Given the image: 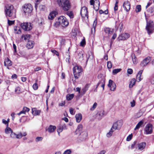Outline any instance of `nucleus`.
I'll return each mask as SVG.
<instances>
[{"label": "nucleus", "instance_id": "obj_24", "mask_svg": "<svg viewBox=\"0 0 154 154\" xmlns=\"http://www.w3.org/2000/svg\"><path fill=\"white\" fill-rule=\"evenodd\" d=\"M76 121L77 122H79L82 119V116L81 113L76 114L75 116Z\"/></svg>", "mask_w": 154, "mask_h": 154}, {"label": "nucleus", "instance_id": "obj_29", "mask_svg": "<svg viewBox=\"0 0 154 154\" xmlns=\"http://www.w3.org/2000/svg\"><path fill=\"white\" fill-rule=\"evenodd\" d=\"M7 18L8 19V24L9 26L12 25L14 24L15 20L11 19V18Z\"/></svg>", "mask_w": 154, "mask_h": 154}, {"label": "nucleus", "instance_id": "obj_57", "mask_svg": "<svg viewBox=\"0 0 154 154\" xmlns=\"http://www.w3.org/2000/svg\"><path fill=\"white\" fill-rule=\"evenodd\" d=\"M23 110L26 112H28L30 110L27 107H24L23 108Z\"/></svg>", "mask_w": 154, "mask_h": 154}, {"label": "nucleus", "instance_id": "obj_41", "mask_svg": "<svg viewBox=\"0 0 154 154\" xmlns=\"http://www.w3.org/2000/svg\"><path fill=\"white\" fill-rule=\"evenodd\" d=\"M122 69H115L113 70L112 73L113 74H116L120 72Z\"/></svg>", "mask_w": 154, "mask_h": 154}, {"label": "nucleus", "instance_id": "obj_18", "mask_svg": "<svg viewBox=\"0 0 154 154\" xmlns=\"http://www.w3.org/2000/svg\"><path fill=\"white\" fill-rule=\"evenodd\" d=\"M82 125L80 124L78 125L77 128L76 129L75 133L76 134H80L82 132Z\"/></svg>", "mask_w": 154, "mask_h": 154}, {"label": "nucleus", "instance_id": "obj_14", "mask_svg": "<svg viewBox=\"0 0 154 154\" xmlns=\"http://www.w3.org/2000/svg\"><path fill=\"white\" fill-rule=\"evenodd\" d=\"M146 145V143L145 142H142L137 144V147L136 148L139 150L141 151L143 150Z\"/></svg>", "mask_w": 154, "mask_h": 154}, {"label": "nucleus", "instance_id": "obj_56", "mask_svg": "<svg viewBox=\"0 0 154 154\" xmlns=\"http://www.w3.org/2000/svg\"><path fill=\"white\" fill-rule=\"evenodd\" d=\"M67 14L71 18H73V14L71 12H68L67 13Z\"/></svg>", "mask_w": 154, "mask_h": 154}, {"label": "nucleus", "instance_id": "obj_62", "mask_svg": "<svg viewBox=\"0 0 154 154\" xmlns=\"http://www.w3.org/2000/svg\"><path fill=\"white\" fill-rule=\"evenodd\" d=\"M26 112L24 111V110L23 109L22 111H20L19 113L17 114L20 116V114H26Z\"/></svg>", "mask_w": 154, "mask_h": 154}, {"label": "nucleus", "instance_id": "obj_37", "mask_svg": "<svg viewBox=\"0 0 154 154\" xmlns=\"http://www.w3.org/2000/svg\"><path fill=\"white\" fill-rule=\"evenodd\" d=\"M89 85L87 84L85 86V88H83L82 90V92H83V94H84L86 91L88 90V89L89 87Z\"/></svg>", "mask_w": 154, "mask_h": 154}, {"label": "nucleus", "instance_id": "obj_15", "mask_svg": "<svg viewBox=\"0 0 154 154\" xmlns=\"http://www.w3.org/2000/svg\"><path fill=\"white\" fill-rule=\"evenodd\" d=\"M123 7L126 11H128L131 8L130 4L129 1H125L123 3Z\"/></svg>", "mask_w": 154, "mask_h": 154}, {"label": "nucleus", "instance_id": "obj_46", "mask_svg": "<svg viewBox=\"0 0 154 154\" xmlns=\"http://www.w3.org/2000/svg\"><path fill=\"white\" fill-rule=\"evenodd\" d=\"M97 104L96 103H94L93 106L90 108V110L91 111H93L96 107Z\"/></svg>", "mask_w": 154, "mask_h": 154}, {"label": "nucleus", "instance_id": "obj_53", "mask_svg": "<svg viewBox=\"0 0 154 154\" xmlns=\"http://www.w3.org/2000/svg\"><path fill=\"white\" fill-rule=\"evenodd\" d=\"M132 134L129 135L127 137L126 140L127 141H130L132 139Z\"/></svg>", "mask_w": 154, "mask_h": 154}, {"label": "nucleus", "instance_id": "obj_52", "mask_svg": "<svg viewBox=\"0 0 154 154\" xmlns=\"http://www.w3.org/2000/svg\"><path fill=\"white\" fill-rule=\"evenodd\" d=\"M99 6L100 5H94L93 7L94 10L97 11L99 9Z\"/></svg>", "mask_w": 154, "mask_h": 154}, {"label": "nucleus", "instance_id": "obj_64", "mask_svg": "<svg viewBox=\"0 0 154 154\" xmlns=\"http://www.w3.org/2000/svg\"><path fill=\"white\" fill-rule=\"evenodd\" d=\"M150 82L152 84H154V77L151 78Z\"/></svg>", "mask_w": 154, "mask_h": 154}, {"label": "nucleus", "instance_id": "obj_63", "mask_svg": "<svg viewBox=\"0 0 154 154\" xmlns=\"http://www.w3.org/2000/svg\"><path fill=\"white\" fill-rule=\"evenodd\" d=\"M106 152V151L105 150H102L100 152L98 153L97 154H104Z\"/></svg>", "mask_w": 154, "mask_h": 154}, {"label": "nucleus", "instance_id": "obj_23", "mask_svg": "<svg viewBox=\"0 0 154 154\" xmlns=\"http://www.w3.org/2000/svg\"><path fill=\"white\" fill-rule=\"evenodd\" d=\"M41 112L40 110H37L35 108L32 109V113L35 116L39 115Z\"/></svg>", "mask_w": 154, "mask_h": 154}, {"label": "nucleus", "instance_id": "obj_40", "mask_svg": "<svg viewBox=\"0 0 154 154\" xmlns=\"http://www.w3.org/2000/svg\"><path fill=\"white\" fill-rule=\"evenodd\" d=\"M141 6L140 5H138L136 6V7L135 11L136 12H140L141 11Z\"/></svg>", "mask_w": 154, "mask_h": 154}, {"label": "nucleus", "instance_id": "obj_35", "mask_svg": "<svg viewBox=\"0 0 154 154\" xmlns=\"http://www.w3.org/2000/svg\"><path fill=\"white\" fill-rule=\"evenodd\" d=\"M104 31L106 33L108 34H110L112 33V29L109 28H105Z\"/></svg>", "mask_w": 154, "mask_h": 154}, {"label": "nucleus", "instance_id": "obj_19", "mask_svg": "<svg viewBox=\"0 0 154 154\" xmlns=\"http://www.w3.org/2000/svg\"><path fill=\"white\" fill-rule=\"evenodd\" d=\"M57 14V12L55 11H52L50 14L48 16V19L50 20H52Z\"/></svg>", "mask_w": 154, "mask_h": 154}, {"label": "nucleus", "instance_id": "obj_54", "mask_svg": "<svg viewBox=\"0 0 154 154\" xmlns=\"http://www.w3.org/2000/svg\"><path fill=\"white\" fill-rule=\"evenodd\" d=\"M69 112L71 114L74 115L75 114V112L74 111V109L71 108L69 109Z\"/></svg>", "mask_w": 154, "mask_h": 154}, {"label": "nucleus", "instance_id": "obj_45", "mask_svg": "<svg viewBox=\"0 0 154 154\" xmlns=\"http://www.w3.org/2000/svg\"><path fill=\"white\" fill-rule=\"evenodd\" d=\"M72 152V151L70 149H68L65 150L63 154H70Z\"/></svg>", "mask_w": 154, "mask_h": 154}, {"label": "nucleus", "instance_id": "obj_44", "mask_svg": "<svg viewBox=\"0 0 154 154\" xmlns=\"http://www.w3.org/2000/svg\"><path fill=\"white\" fill-rule=\"evenodd\" d=\"M137 141H135L133 143L131 144V146H129V148L130 149H132L135 147V146L136 145Z\"/></svg>", "mask_w": 154, "mask_h": 154}, {"label": "nucleus", "instance_id": "obj_28", "mask_svg": "<svg viewBox=\"0 0 154 154\" xmlns=\"http://www.w3.org/2000/svg\"><path fill=\"white\" fill-rule=\"evenodd\" d=\"M136 82V80L135 79H132L130 82V83L129 85V87L130 88H131L135 85Z\"/></svg>", "mask_w": 154, "mask_h": 154}, {"label": "nucleus", "instance_id": "obj_31", "mask_svg": "<svg viewBox=\"0 0 154 154\" xmlns=\"http://www.w3.org/2000/svg\"><path fill=\"white\" fill-rule=\"evenodd\" d=\"M143 123V122L142 121H140L139 122L135 128H134V130H136L137 129H139L140 126L142 125Z\"/></svg>", "mask_w": 154, "mask_h": 154}, {"label": "nucleus", "instance_id": "obj_5", "mask_svg": "<svg viewBox=\"0 0 154 154\" xmlns=\"http://www.w3.org/2000/svg\"><path fill=\"white\" fill-rule=\"evenodd\" d=\"M59 23L62 26L65 27L69 25V22L66 17L63 16H61L58 18Z\"/></svg>", "mask_w": 154, "mask_h": 154}, {"label": "nucleus", "instance_id": "obj_11", "mask_svg": "<svg viewBox=\"0 0 154 154\" xmlns=\"http://www.w3.org/2000/svg\"><path fill=\"white\" fill-rule=\"evenodd\" d=\"M151 60V57H147L145 58L140 63V66L143 67L146 66L150 62Z\"/></svg>", "mask_w": 154, "mask_h": 154}, {"label": "nucleus", "instance_id": "obj_25", "mask_svg": "<svg viewBox=\"0 0 154 154\" xmlns=\"http://www.w3.org/2000/svg\"><path fill=\"white\" fill-rule=\"evenodd\" d=\"M33 42L32 41H29L26 45V47L29 49L33 48Z\"/></svg>", "mask_w": 154, "mask_h": 154}, {"label": "nucleus", "instance_id": "obj_26", "mask_svg": "<svg viewBox=\"0 0 154 154\" xmlns=\"http://www.w3.org/2000/svg\"><path fill=\"white\" fill-rule=\"evenodd\" d=\"M14 30L15 33L17 34L21 33V31L20 27L17 26H14Z\"/></svg>", "mask_w": 154, "mask_h": 154}, {"label": "nucleus", "instance_id": "obj_32", "mask_svg": "<svg viewBox=\"0 0 154 154\" xmlns=\"http://www.w3.org/2000/svg\"><path fill=\"white\" fill-rule=\"evenodd\" d=\"M30 36V35L29 34L23 35L21 36V38H24V39L25 40H28L29 39Z\"/></svg>", "mask_w": 154, "mask_h": 154}, {"label": "nucleus", "instance_id": "obj_58", "mask_svg": "<svg viewBox=\"0 0 154 154\" xmlns=\"http://www.w3.org/2000/svg\"><path fill=\"white\" fill-rule=\"evenodd\" d=\"M127 72L129 74H131L133 73V70L131 69H128L127 70Z\"/></svg>", "mask_w": 154, "mask_h": 154}, {"label": "nucleus", "instance_id": "obj_1", "mask_svg": "<svg viewBox=\"0 0 154 154\" xmlns=\"http://www.w3.org/2000/svg\"><path fill=\"white\" fill-rule=\"evenodd\" d=\"M16 10L14 9L13 6L8 5L6 6L5 13L7 17L11 18V19H13L16 17Z\"/></svg>", "mask_w": 154, "mask_h": 154}, {"label": "nucleus", "instance_id": "obj_61", "mask_svg": "<svg viewBox=\"0 0 154 154\" xmlns=\"http://www.w3.org/2000/svg\"><path fill=\"white\" fill-rule=\"evenodd\" d=\"M94 5H100V3L99 0H95L94 1Z\"/></svg>", "mask_w": 154, "mask_h": 154}, {"label": "nucleus", "instance_id": "obj_30", "mask_svg": "<svg viewBox=\"0 0 154 154\" xmlns=\"http://www.w3.org/2000/svg\"><path fill=\"white\" fill-rule=\"evenodd\" d=\"M132 58L134 64H136L137 63V60L135 54H132Z\"/></svg>", "mask_w": 154, "mask_h": 154}, {"label": "nucleus", "instance_id": "obj_7", "mask_svg": "<svg viewBox=\"0 0 154 154\" xmlns=\"http://www.w3.org/2000/svg\"><path fill=\"white\" fill-rule=\"evenodd\" d=\"M23 10L24 13L28 14L32 12V7L30 4H26L23 6Z\"/></svg>", "mask_w": 154, "mask_h": 154}, {"label": "nucleus", "instance_id": "obj_16", "mask_svg": "<svg viewBox=\"0 0 154 154\" xmlns=\"http://www.w3.org/2000/svg\"><path fill=\"white\" fill-rule=\"evenodd\" d=\"M105 85V80L103 79H101L98 83L96 86V88L98 86L101 87L103 88V90H104V86Z\"/></svg>", "mask_w": 154, "mask_h": 154}, {"label": "nucleus", "instance_id": "obj_20", "mask_svg": "<svg viewBox=\"0 0 154 154\" xmlns=\"http://www.w3.org/2000/svg\"><path fill=\"white\" fill-rule=\"evenodd\" d=\"M4 65L5 66L7 67L8 69H9L8 67L12 65V63L9 59L7 58L4 61Z\"/></svg>", "mask_w": 154, "mask_h": 154}, {"label": "nucleus", "instance_id": "obj_39", "mask_svg": "<svg viewBox=\"0 0 154 154\" xmlns=\"http://www.w3.org/2000/svg\"><path fill=\"white\" fill-rule=\"evenodd\" d=\"M98 114L100 116V118L101 119L104 115V112L103 110H101L98 113Z\"/></svg>", "mask_w": 154, "mask_h": 154}, {"label": "nucleus", "instance_id": "obj_47", "mask_svg": "<svg viewBox=\"0 0 154 154\" xmlns=\"http://www.w3.org/2000/svg\"><path fill=\"white\" fill-rule=\"evenodd\" d=\"M85 41L84 38L80 42V45L82 46H85Z\"/></svg>", "mask_w": 154, "mask_h": 154}, {"label": "nucleus", "instance_id": "obj_59", "mask_svg": "<svg viewBox=\"0 0 154 154\" xmlns=\"http://www.w3.org/2000/svg\"><path fill=\"white\" fill-rule=\"evenodd\" d=\"M65 40L64 39H62L61 40L60 43L61 45H65Z\"/></svg>", "mask_w": 154, "mask_h": 154}, {"label": "nucleus", "instance_id": "obj_33", "mask_svg": "<svg viewBox=\"0 0 154 154\" xmlns=\"http://www.w3.org/2000/svg\"><path fill=\"white\" fill-rule=\"evenodd\" d=\"M73 94H68L66 96V99L68 100H69L72 99L74 97Z\"/></svg>", "mask_w": 154, "mask_h": 154}, {"label": "nucleus", "instance_id": "obj_22", "mask_svg": "<svg viewBox=\"0 0 154 154\" xmlns=\"http://www.w3.org/2000/svg\"><path fill=\"white\" fill-rule=\"evenodd\" d=\"M56 129V127L55 126L51 125L48 128L47 130L50 133H51L53 132Z\"/></svg>", "mask_w": 154, "mask_h": 154}, {"label": "nucleus", "instance_id": "obj_27", "mask_svg": "<svg viewBox=\"0 0 154 154\" xmlns=\"http://www.w3.org/2000/svg\"><path fill=\"white\" fill-rule=\"evenodd\" d=\"M143 72V70H141L139 71L137 75V80L138 82L141 81V75Z\"/></svg>", "mask_w": 154, "mask_h": 154}, {"label": "nucleus", "instance_id": "obj_17", "mask_svg": "<svg viewBox=\"0 0 154 154\" xmlns=\"http://www.w3.org/2000/svg\"><path fill=\"white\" fill-rule=\"evenodd\" d=\"M154 8L153 7H151L147 10V14H146V13H145V14L146 13L147 16V18H148L149 17L154 14Z\"/></svg>", "mask_w": 154, "mask_h": 154}, {"label": "nucleus", "instance_id": "obj_9", "mask_svg": "<svg viewBox=\"0 0 154 154\" xmlns=\"http://www.w3.org/2000/svg\"><path fill=\"white\" fill-rule=\"evenodd\" d=\"M80 14L82 17L85 18L86 17L87 18H88V11L87 8L86 7L84 6L82 8Z\"/></svg>", "mask_w": 154, "mask_h": 154}, {"label": "nucleus", "instance_id": "obj_51", "mask_svg": "<svg viewBox=\"0 0 154 154\" xmlns=\"http://www.w3.org/2000/svg\"><path fill=\"white\" fill-rule=\"evenodd\" d=\"M107 66L108 68L110 69L112 67V64L111 62L109 61L107 62Z\"/></svg>", "mask_w": 154, "mask_h": 154}, {"label": "nucleus", "instance_id": "obj_50", "mask_svg": "<svg viewBox=\"0 0 154 154\" xmlns=\"http://www.w3.org/2000/svg\"><path fill=\"white\" fill-rule=\"evenodd\" d=\"M34 90H36L38 88V86L36 83H34L32 86Z\"/></svg>", "mask_w": 154, "mask_h": 154}, {"label": "nucleus", "instance_id": "obj_12", "mask_svg": "<svg viewBox=\"0 0 154 154\" xmlns=\"http://www.w3.org/2000/svg\"><path fill=\"white\" fill-rule=\"evenodd\" d=\"M130 37V35L128 33H125L120 35L118 37V39L120 40H126Z\"/></svg>", "mask_w": 154, "mask_h": 154}, {"label": "nucleus", "instance_id": "obj_36", "mask_svg": "<svg viewBox=\"0 0 154 154\" xmlns=\"http://www.w3.org/2000/svg\"><path fill=\"white\" fill-rule=\"evenodd\" d=\"M15 91L17 94H20L22 92V91L20 87H17L15 88Z\"/></svg>", "mask_w": 154, "mask_h": 154}, {"label": "nucleus", "instance_id": "obj_49", "mask_svg": "<svg viewBox=\"0 0 154 154\" xmlns=\"http://www.w3.org/2000/svg\"><path fill=\"white\" fill-rule=\"evenodd\" d=\"M35 7L36 9H37V8L38 7V5L39 4L40 0H35Z\"/></svg>", "mask_w": 154, "mask_h": 154}, {"label": "nucleus", "instance_id": "obj_3", "mask_svg": "<svg viewBox=\"0 0 154 154\" xmlns=\"http://www.w3.org/2000/svg\"><path fill=\"white\" fill-rule=\"evenodd\" d=\"M145 17L146 21V29L148 33L150 34L152 33L154 31V24L152 20L148 21V18H147V16L146 13H145Z\"/></svg>", "mask_w": 154, "mask_h": 154}, {"label": "nucleus", "instance_id": "obj_60", "mask_svg": "<svg viewBox=\"0 0 154 154\" xmlns=\"http://www.w3.org/2000/svg\"><path fill=\"white\" fill-rule=\"evenodd\" d=\"M131 106L132 107H134L135 105V102L134 100H133L131 102Z\"/></svg>", "mask_w": 154, "mask_h": 154}, {"label": "nucleus", "instance_id": "obj_6", "mask_svg": "<svg viewBox=\"0 0 154 154\" xmlns=\"http://www.w3.org/2000/svg\"><path fill=\"white\" fill-rule=\"evenodd\" d=\"M153 132V126L151 123L147 124L144 129V134H151Z\"/></svg>", "mask_w": 154, "mask_h": 154}, {"label": "nucleus", "instance_id": "obj_21", "mask_svg": "<svg viewBox=\"0 0 154 154\" xmlns=\"http://www.w3.org/2000/svg\"><path fill=\"white\" fill-rule=\"evenodd\" d=\"M27 133L26 132H20L18 134H17V138L20 139L23 137H25L27 135Z\"/></svg>", "mask_w": 154, "mask_h": 154}, {"label": "nucleus", "instance_id": "obj_2", "mask_svg": "<svg viewBox=\"0 0 154 154\" xmlns=\"http://www.w3.org/2000/svg\"><path fill=\"white\" fill-rule=\"evenodd\" d=\"M57 2L59 6L64 11H67L71 8V3L69 0H57Z\"/></svg>", "mask_w": 154, "mask_h": 154}, {"label": "nucleus", "instance_id": "obj_13", "mask_svg": "<svg viewBox=\"0 0 154 154\" xmlns=\"http://www.w3.org/2000/svg\"><path fill=\"white\" fill-rule=\"evenodd\" d=\"M108 86L110 88V90L111 91H114L116 89V84L112 80L110 79L109 80Z\"/></svg>", "mask_w": 154, "mask_h": 154}, {"label": "nucleus", "instance_id": "obj_38", "mask_svg": "<svg viewBox=\"0 0 154 154\" xmlns=\"http://www.w3.org/2000/svg\"><path fill=\"white\" fill-rule=\"evenodd\" d=\"M114 131V130H113L112 128H111L109 132L107 134V137H110L112 136V133Z\"/></svg>", "mask_w": 154, "mask_h": 154}, {"label": "nucleus", "instance_id": "obj_4", "mask_svg": "<svg viewBox=\"0 0 154 154\" xmlns=\"http://www.w3.org/2000/svg\"><path fill=\"white\" fill-rule=\"evenodd\" d=\"M82 71V69L81 66L76 65L75 66L73 69V74L74 77L76 79H78L79 76Z\"/></svg>", "mask_w": 154, "mask_h": 154}, {"label": "nucleus", "instance_id": "obj_48", "mask_svg": "<svg viewBox=\"0 0 154 154\" xmlns=\"http://www.w3.org/2000/svg\"><path fill=\"white\" fill-rule=\"evenodd\" d=\"M43 139V137H38L35 138V141L36 142H38L39 141H42Z\"/></svg>", "mask_w": 154, "mask_h": 154}, {"label": "nucleus", "instance_id": "obj_34", "mask_svg": "<svg viewBox=\"0 0 154 154\" xmlns=\"http://www.w3.org/2000/svg\"><path fill=\"white\" fill-rule=\"evenodd\" d=\"M12 131L10 128H6L5 130V133L7 134L11 133Z\"/></svg>", "mask_w": 154, "mask_h": 154}, {"label": "nucleus", "instance_id": "obj_42", "mask_svg": "<svg viewBox=\"0 0 154 154\" xmlns=\"http://www.w3.org/2000/svg\"><path fill=\"white\" fill-rule=\"evenodd\" d=\"M88 136V133L86 132H83V138L82 139V140H83L85 139Z\"/></svg>", "mask_w": 154, "mask_h": 154}, {"label": "nucleus", "instance_id": "obj_43", "mask_svg": "<svg viewBox=\"0 0 154 154\" xmlns=\"http://www.w3.org/2000/svg\"><path fill=\"white\" fill-rule=\"evenodd\" d=\"M17 134L13 132V131L10 134V137L12 138H17Z\"/></svg>", "mask_w": 154, "mask_h": 154}, {"label": "nucleus", "instance_id": "obj_8", "mask_svg": "<svg viewBox=\"0 0 154 154\" xmlns=\"http://www.w3.org/2000/svg\"><path fill=\"white\" fill-rule=\"evenodd\" d=\"M21 28L26 31L30 30L32 29V24L30 23H24L20 24Z\"/></svg>", "mask_w": 154, "mask_h": 154}, {"label": "nucleus", "instance_id": "obj_55", "mask_svg": "<svg viewBox=\"0 0 154 154\" xmlns=\"http://www.w3.org/2000/svg\"><path fill=\"white\" fill-rule=\"evenodd\" d=\"M97 25V22L95 20L94 22V24L93 25V28L92 29V32L93 31V29L94 31H95V27Z\"/></svg>", "mask_w": 154, "mask_h": 154}, {"label": "nucleus", "instance_id": "obj_10", "mask_svg": "<svg viewBox=\"0 0 154 154\" xmlns=\"http://www.w3.org/2000/svg\"><path fill=\"white\" fill-rule=\"evenodd\" d=\"M122 125V122L120 121H118L113 124L111 128L113 130H119Z\"/></svg>", "mask_w": 154, "mask_h": 154}]
</instances>
